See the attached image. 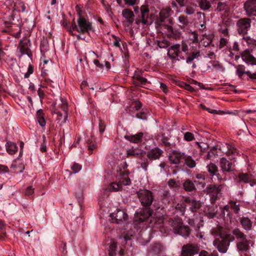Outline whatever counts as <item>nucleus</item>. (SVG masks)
Segmentation results:
<instances>
[{"mask_svg":"<svg viewBox=\"0 0 256 256\" xmlns=\"http://www.w3.org/2000/svg\"><path fill=\"white\" fill-rule=\"evenodd\" d=\"M188 46L186 43L182 41L180 44H176L172 46L168 52V56L172 60H179L186 59V62L191 64L194 59H198L200 56V51L192 52L188 56Z\"/></svg>","mask_w":256,"mask_h":256,"instance_id":"f257e3e1","label":"nucleus"},{"mask_svg":"<svg viewBox=\"0 0 256 256\" xmlns=\"http://www.w3.org/2000/svg\"><path fill=\"white\" fill-rule=\"evenodd\" d=\"M78 15L77 20L78 25L76 24L75 20L73 19L69 32L71 34L74 30L82 34L88 33L92 30V23L81 16L80 10L78 12Z\"/></svg>","mask_w":256,"mask_h":256,"instance_id":"f03ea898","label":"nucleus"},{"mask_svg":"<svg viewBox=\"0 0 256 256\" xmlns=\"http://www.w3.org/2000/svg\"><path fill=\"white\" fill-rule=\"evenodd\" d=\"M168 224L170 226L174 233L183 236H188L190 234V229L188 226H184L182 220L179 218L170 219Z\"/></svg>","mask_w":256,"mask_h":256,"instance_id":"7ed1b4c3","label":"nucleus"},{"mask_svg":"<svg viewBox=\"0 0 256 256\" xmlns=\"http://www.w3.org/2000/svg\"><path fill=\"white\" fill-rule=\"evenodd\" d=\"M137 196L141 204L148 208L154 201L152 192L148 190H140L136 192Z\"/></svg>","mask_w":256,"mask_h":256,"instance_id":"20e7f679","label":"nucleus"},{"mask_svg":"<svg viewBox=\"0 0 256 256\" xmlns=\"http://www.w3.org/2000/svg\"><path fill=\"white\" fill-rule=\"evenodd\" d=\"M230 236V234H226L224 238H221V240L216 238L214 241V246L220 252L226 253L230 246V242L234 240L233 237L229 238Z\"/></svg>","mask_w":256,"mask_h":256,"instance_id":"39448f33","label":"nucleus"},{"mask_svg":"<svg viewBox=\"0 0 256 256\" xmlns=\"http://www.w3.org/2000/svg\"><path fill=\"white\" fill-rule=\"evenodd\" d=\"M60 102L61 103L59 104V106L62 110V112L56 110L55 113L56 115L58 123L60 126H62L65 124L67 120L68 104L67 102L63 99H60Z\"/></svg>","mask_w":256,"mask_h":256,"instance_id":"423d86ee","label":"nucleus"},{"mask_svg":"<svg viewBox=\"0 0 256 256\" xmlns=\"http://www.w3.org/2000/svg\"><path fill=\"white\" fill-rule=\"evenodd\" d=\"M251 20L248 18H242L236 22L237 30L240 34H246L251 26Z\"/></svg>","mask_w":256,"mask_h":256,"instance_id":"0eeeda50","label":"nucleus"},{"mask_svg":"<svg viewBox=\"0 0 256 256\" xmlns=\"http://www.w3.org/2000/svg\"><path fill=\"white\" fill-rule=\"evenodd\" d=\"M172 11L170 8H166L160 10L159 14V18L158 22L159 25H162V23L168 22L171 24L172 19L170 18Z\"/></svg>","mask_w":256,"mask_h":256,"instance_id":"6e6552de","label":"nucleus"},{"mask_svg":"<svg viewBox=\"0 0 256 256\" xmlns=\"http://www.w3.org/2000/svg\"><path fill=\"white\" fill-rule=\"evenodd\" d=\"M184 202L186 206H188L192 212H196L201 207V203L194 198L190 196L183 197Z\"/></svg>","mask_w":256,"mask_h":256,"instance_id":"1a4fd4ad","label":"nucleus"},{"mask_svg":"<svg viewBox=\"0 0 256 256\" xmlns=\"http://www.w3.org/2000/svg\"><path fill=\"white\" fill-rule=\"evenodd\" d=\"M200 250L199 246L196 244H187L182 246V256H194Z\"/></svg>","mask_w":256,"mask_h":256,"instance_id":"9d476101","label":"nucleus"},{"mask_svg":"<svg viewBox=\"0 0 256 256\" xmlns=\"http://www.w3.org/2000/svg\"><path fill=\"white\" fill-rule=\"evenodd\" d=\"M222 186L210 185L206 188V192L210 196V202L214 203L218 198L222 190Z\"/></svg>","mask_w":256,"mask_h":256,"instance_id":"9b49d317","label":"nucleus"},{"mask_svg":"<svg viewBox=\"0 0 256 256\" xmlns=\"http://www.w3.org/2000/svg\"><path fill=\"white\" fill-rule=\"evenodd\" d=\"M184 153L180 152L178 150H174L168 154V160L170 163L174 164H180L183 160Z\"/></svg>","mask_w":256,"mask_h":256,"instance_id":"f8f14e48","label":"nucleus"},{"mask_svg":"<svg viewBox=\"0 0 256 256\" xmlns=\"http://www.w3.org/2000/svg\"><path fill=\"white\" fill-rule=\"evenodd\" d=\"M151 210L148 208H141L134 214V220L136 222H142L150 216Z\"/></svg>","mask_w":256,"mask_h":256,"instance_id":"ddd939ff","label":"nucleus"},{"mask_svg":"<svg viewBox=\"0 0 256 256\" xmlns=\"http://www.w3.org/2000/svg\"><path fill=\"white\" fill-rule=\"evenodd\" d=\"M110 216L112 222L120 224L127 219L128 215L124 210H118L116 212L111 214Z\"/></svg>","mask_w":256,"mask_h":256,"instance_id":"4468645a","label":"nucleus"},{"mask_svg":"<svg viewBox=\"0 0 256 256\" xmlns=\"http://www.w3.org/2000/svg\"><path fill=\"white\" fill-rule=\"evenodd\" d=\"M244 8L248 16H256V0H247Z\"/></svg>","mask_w":256,"mask_h":256,"instance_id":"2eb2a0df","label":"nucleus"},{"mask_svg":"<svg viewBox=\"0 0 256 256\" xmlns=\"http://www.w3.org/2000/svg\"><path fill=\"white\" fill-rule=\"evenodd\" d=\"M220 166L224 172H231L234 169V164L227 160L225 158H222L220 159Z\"/></svg>","mask_w":256,"mask_h":256,"instance_id":"dca6fc26","label":"nucleus"},{"mask_svg":"<svg viewBox=\"0 0 256 256\" xmlns=\"http://www.w3.org/2000/svg\"><path fill=\"white\" fill-rule=\"evenodd\" d=\"M219 150L222 152L226 153L227 156H232V159H234V156L238 153L236 148L226 144L220 146Z\"/></svg>","mask_w":256,"mask_h":256,"instance_id":"f3484780","label":"nucleus"},{"mask_svg":"<svg viewBox=\"0 0 256 256\" xmlns=\"http://www.w3.org/2000/svg\"><path fill=\"white\" fill-rule=\"evenodd\" d=\"M133 83L136 86H145L148 84L147 80L142 77L140 73L136 72L132 78Z\"/></svg>","mask_w":256,"mask_h":256,"instance_id":"a211bd4d","label":"nucleus"},{"mask_svg":"<svg viewBox=\"0 0 256 256\" xmlns=\"http://www.w3.org/2000/svg\"><path fill=\"white\" fill-rule=\"evenodd\" d=\"M122 15L126 19L127 26L129 27L134 22V15L133 12L129 9H124L122 12Z\"/></svg>","mask_w":256,"mask_h":256,"instance_id":"6ab92c4d","label":"nucleus"},{"mask_svg":"<svg viewBox=\"0 0 256 256\" xmlns=\"http://www.w3.org/2000/svg\"><path fill=\"white\" fill-rule=\"evenodd\" d=\"M232 234L234 236L230 235V236L229 237V238H232V237H233L234 240H236V242H242L247 240L246 236L239 228H236L234 229L232 231Z\"/></svg>","mask_w":256,"mask_h":256,"instance_id":"aec40b11","label":"nucleus"},{"mask_svg":"<svg viewBox=\"0 0 256 256\" xmlns=\"http://www.w3.org/2000/svg\"><path fill=\"white\" fill-rule=\"evenodd\" d=\"M206 168L210 176H216L218 180L220 182H222L224 181V180L220 177V174L218 173V168L215 164L213 163H210V164H208Z\"/></svg>","mask_w":256,"mask_h":256,"instance_id":"412c9836","label":"nucleus"},{"mask_svg":"<svg viewBox=\"0 0 256 256\" xmlns=\"http://www.w3.org/2000/svg\"><path fill=\"white\" fill-rule=\"evenodd\" d=\"M218 211V206L214 204L211 206H206L204 210L206 216L210 218H212L215 217Z\"/></svg>","mask_w":256,"mask_h":256,"instance_id":"4be33fe9","label":"nucleus"},{"mask_svg":"<svg viewBox=\"0 0 256 256\" xmlns=\"http://www.w3.org/2000/svg\"><path fill=\"white\" fill-rule=\"evenodd\" d=\"M236 248L239 252H248L250 246V241L248 240L242 242H239L236 244Z\"/></svg>","mask_w":256,"mask_h":256,"instance_id":"5701e85b","label":"nucleus"},{"mask_svg":"<svg viewBox=\"0 0 256 256\" xmlns=\"http://www.w3.org/2000/svg\"><path fill=\"white\" fill-rule=\"evenodd\" d=\"M162 250L163 248L161 244H156L151 247L148 256H160Z\"/></svg>","mask_w":256,"mask_h":256,"instance_id":"b1692460","label":"nucleus"},{"mask_svg":"<svg viewBox=\"0 0 256 256\" xmlns=\"http://www.w3.org/2000/svg\"><path fill=\"white\" fill-rule=\"evenodd\" d=\"M240 222L242 226L246 230L252 229V222L248 217L242 216L240 218Z\"/></svg>","mask_w":256,"mask_h":256,"instance_id":"393cba45","label":"nucleus"},{"mask_svg":"<svg viewBox=\"0 0 256 256\" xmlns=\"http://www.w3.org/2000/svg\"><path fill=\"white\" fill-rule=\"evenodd\" d=\"M242 58L244 61L248 64H256L255 58L248 51H245L242 54Z\"/></svg>","mask_w":256,"mask_h":256,"instance_id":"a878e982","label":"nucleus"},{"mask_svg":"<svg viewBox=\"0 0 256 256\" xmlns=\"http://www.w3.org/2000/svg\"><path fill=\"white\" fill-rule=\"evenodd\" d=\"M162 151L159 148H154L148 153L147 156L150 160H154L159 158Z\"/></svg>","mask_w":256,"mask_h":256,"instance_id":"bb28decb","label":"nucleus"},{"mask_svg":"<svg viewBox=\"0 0 256 256\" xmlns=\"http://www.w3.org/2000/svg\"><path fill=\"white\" fill-rule=\"evenodd\" d=\"M143 135L142 132H140L134 135H126L124 137L130 142L137 144L142 141Z\"/></svg>","mask_w":256,"mask_h":256,"instance_id":"cd10ccee","label":"nucleus"},{"mask_svg":"<svg viewBox=\"0 0 256 256\" xmlns=\"http://www.w3.org/2000/svg\"><path fill=\"white\" fill-rule=\"evenodd\" d=\"M183 188L187 192H192L196 190L194 184L190 180H186L184 182Z\"/></svg>","mask_w":256,"mask_h":256,"instance_id":"c85d7f7f","label":"nucleus"},{"mask_svg":"<svg viewBox=\"0 0 256 256\" xmlns=\"http://www.w3.org/2000/svg\"><path fill=\"white\" fill-rule=\"evenodd\" d=\"M161 144L168 148H172L176 146L175 142L171 138L162 137L160 140Z\"/></svg>","mask_w":256,"mask_h":256,"instance_id":"c756f323","label":"nucleus"},{"mask_svg":"<svg viewBox=\"0 0 256 256\" xmlns=\"http://www.w3.org/2000/svg\"><path fill=\"white\" fill-rule=\"evenodd\" d=\"M183 160L184 161V164L190 168H194L196 166V162L195 160L190 156H188L184 154Z\"/></svg>","mask_w":256,"mask_h":256,"instance_id":"7c9ffc66","label":"nucleus"},{"mask_svg":"<svg viewBox=\"0 0 256 256\" xmlns=\"http://www.w3.org/2000/svg\"><path fill=\"white\" fill-rule=\"evenodd\" d=\"M141 14H142V22L144 24H146L148 23V8L144 6H142L140 8Z\"/></svg>","mask_w":256,"mask_h":256,"instance_id":"2f4dec72","label":"nucleus"},{"mask_svg":"<svg viewBox=\"0 0 256 256\" xmlns=\"http://www.w3.org/2000/svg\"><path fill=\"white\" fill-rule=\"evenodd\" d=\"M6 150L9 154H14L18 150V146L14 142H6Z\"/></svg>","mask_w":256,"mask_h":256,"instance_id":"473e14b6","label":"nucleus"},{"mask_svg":"<svg viewBox=\"0 0 256 256\" xmlns=\"http://www.w3.org/2000/svg\"><path fill=\"white\" fill-rule=\"evenodd\" d=\"M250 177L247 174L240 173L236 178L238 183H246L249 182Z\"/></svg>","mask_w":256,"mask_h":256,"instance_id":"72a5a7b5","label":"nucleus"},{"mask_svg":"<svg viewBox=\"0 0 256 256\" xmlns=\"http://www.w3.org/2000/svg\"><path fill=\"white\" fill-rule=\"evenodd\" d=\"M44 114L42 110H39L36 112V118L40 125L44 127L46 126V122L44 116Z\"/></svg>","mask_w":256,"mask_h":256,"instance_id":"f704fd0d","label":"nucleus"},{"mask_svg":"<svg viewBox=\"0 0 256 256\" xmlns=\"http://www.w3.org/2000/svg\"><path fill=\"white\" fill-rule=\"evenodd\" d=\"M162 202L165 205L169 204L170 201L172 199V198L170 196V192L168 190H164L162 192Z\"/></svg>","mask_w":256,"mask_h":256,"instance_id":"c9c22d12","label":"nucleus"},{"mask_svg":"<svg viewBox=\"0 0 256 256\" xmlns=\"http://www.w3.org/2000/svg\"><path fill=\"white\" fill-rule=\"evenodd\" d=\"M14 9L17 12H24L26 10V6L22 2L18 0L14 2Z\"/></svg>","mask_w":256,"mask_h":256,"instance_id":"e433bc0d","label":"nucleus"},{"mask_svg":"<svg viewBox=\"0 0 256 256\" xmlns=\"http://www.w3.org/2000/svg\"><path fill=\"white\" fill-rule=\"evenodd\" d=\"M144 153L142 151L136 149H128L127 150V154L128 156H132L134 157L141 156Z\"/></svg>","mask_w":256,"mask_h":256,"instance_id":"4c0bfd02","label":"nucleus"},{"mask_svg":"<svg viewBox=\"0 0 256 256\" xmlns=\"http://www.w3.org/2000/svg\"><path fill=\"white\" fill-rule=\"evenodd\" d=\"M229 8L227 4L223 2H219L216 10L218 12H226L228 11Z\"/></svg>","mask_w":256,"mask_h":256,"instance_id":"58836bf2","label":"nucleus"},{"mask_svg":"<svg viewBox=\"0 0 256 256\" xmlns=\"http://www.w3.org/2000/svg\"><path fill=\"white\" fill-rule=\"evenodd\" d=\"M178 20L179 22V26L182 28H185L188 25V20L186 17L184 16H179Z\"/></svg>","mask_w":256,"mask_h":256,"instance_id":"ea45409f","label":"nucleus"},{"mask_svg":"<svg viewBox=\"0 0 256 256\" xmlns=\"http://www.w3.org/2000/svg\"><path fill=\"white\" fill-rule=\"evenodd\" d=\"M196 4H194L188 6L185 10V12L188 15L193 14L196 10Z\"/></svg>","mask_w":256,"mask_h":256,"instance_id":"a19ab883","label":"nucleus"},{"mask_svg":"<svg viewBox=\"0 0 256 256\" xmlns=\"http://www.w3.org/2000/svg\"><path fill=\"white\" fill-rule=\"evenodd\" d=\"M88 146L89 151L91 152L97 148L96 144L95 142L94 138H92L88 140Z\"/></svg>","mask_w":256,"mask_h":256,"instance_id":"79ce46f5","label":"nucleus"},{"mask_svg":"<svg viewBox=\"0 0 256 256\" xmlns=\"http://www.w3.org/2000/svg\"><path fill=\"white\" fill-rule=\"evenodd\" d=\"M122 186L121 184L116 182H112L109 186V190L110 191H118L122 190Z\"/></svg>","mask_w":256,"mask_h":256,"instance_id":"37998d69","label":"nucleus"},{"mask_svg":"<svg viewBox=\"0 0 256 256\" xmlns=\"http://www.w3.org/2000/svg\"><path fill=\"white\" fill-rule=\"evenodd\" d=\"M199 5L200 8L203 10H207L211 6L210 2L208 0H201Z\"/></svg>","mask_w":256,"mask_h":256,"instance_id":"c03bdc74","label":"nucleus"},{"mask_svg":"<svg viewBox=\"0 0 256 256\" xmlns=\"http://www.w3.org/2000/svg\"><path fill=\"white\" fill-rule=\"evenodd\" d=\"M116 244L114 242L110 243L109 246L108 254L109 256H116Z\"/></svg>","mask_w":256,"mask_h":256,"instance_id":"a18cd8bd","label":"nucleus"},{"mask_svg":"<svg viewBox=\"0 0 256 256\" xmlns=\"http://www.w3.org/2000/svg\"><path fill=\"white\" fill-rule=\"evenodd\" d=\"M196 16L198 18L200 22V26L201 28H203L204 26H205L206 24V22L204 20V14L199 12H198L196 14Z\"/></svg>","mask_w":256,"mask_h":256,"instance_id":"49530a36","label":"nucleus"},{"mask_svg":"<svg viewBox=\"0 0 256 256\" xmlns=\"http://www.w3.org/2000/svg\"><path fill=\"white\" fill-rule=\"evenodd\" d=\"M230 208L232 210L234 213L238 214L240 208L239 204H237L234 201H230Z\"/></svg>","mask_w":256,"mask_h":256,"instance_id":"de8ad7c7","label":"nucleus"},{"mask_svg":"<svg viewBox=\"0 0 256 256\" xmlns=\"http://www.w3.org/2000/svg\"><path fill=\"white\" fill-rule=\"evenodd\" d=\"M246 71H245V67L242 65H238L236 67V74L240 78H242L244 74H246Z\"/></svg>","mask_w":256,"mask_h":256,"instance_id":"09e8293b","label":"nucleus"},{"mask_svg":"<svg viewBox=\"0 0 256 256\" xmlns=\"http://www.w3.org/2000/svg\"><path fill=\"white\" fill-rule=\"evenodd\" d=\"M168 184L170 189L174 190L178 187V182L173 179L170 180L168 182Z\"/></svg>","mask_w":256,"mask_h":256,"instance_id":"8fccbe9b","label":"nucleus"},{"mask_svg":"<svg viewBox=\"0 0 256 256\" xmlns=\"http://www.w3.org/2000/svg\"><path fill=\"white\" fill-rule=\"evenodd\" d=\"M184 140L190 142L194 140V135L190 132H186L184 134Z\"/></svg>","mask_w":256,"mask_h":256,"instance_id":"3c124183","label":"nucleus"},{"mask_svg":"<svg viewBox=\"0 0 256 256\" xmlns=\"http://www.w3.org/2000/svg\"><path fill=\"white\" fill-rule=\"evenodd\" d=\"M199 256H218V254L217 252L209 253L206 250H202L200 252Z\"/></svg>","mask_w":256,"mask_h":256,"instance_id":"603ef678","label":"nucleus"},{"mask_svg":"<svg viewBox=\"0 0 256 256\" xmlns=\"http://www.w3.org/2000/svg\"><path fill=\"white\" fill-rule=\"evenodd\" d=\"M176 210L180 211V214L183 215L185 211L186 207L182 204H178L176 206Z\"/></svg>","mask_w":256,"mask_h":256,"instance_id":"864d4df0","label":"nucleus"},{"mask_svg":"<svg viewBox=\"0 0 256 256\" xmlns=\"http://www.w3.org/2000/svg\"><path fill=\"white\" fill-rule=\"evenodd\" d=\"M181 87L182 88H185L186 90H188V91H190L191 92H193L194 91V89L191 86H190L189 84H186L184 82H182L180 85Z\"/></svg>","mask_w":256,"mask_h":256,"instance_id":"5fc2aeb1","label":"nucleus"},{"mask_svg":"<svg viewBox=\"0 0 256 256\" xmlns=\"http://www.w3.org/2000/svg\"><path fill=\"white\" fill-rule=\"evenodd\" d=\"M82 168V166L78 164H74L72 167L74 173L78 172Z\"/></svg>","mask_w":256,"mask_h":256,"instance_id":"6e6d98bb","label":"nucleus"},{"mask_svg":"<svg viewBox=\"0 0 256 256\" xmlns=\"http://www.w3.org/2000/svg\"><path fill=\"white\" fill-rule=\"evenodd\" d=\"M120 182L122 184L128 186L130 184V180L127 176H126L124 177L123 180H120Z\"/></svg>","mask_w":256,"mask_h":256,"instance_id":"4d7b16f0","label":"nucleus"},{"mask_svg":"<svg viewBox=\"0 0 256 256\" xmlns=\"http://www.w3.org/2000/svg\"><path fill=\"white\" fill-rule=\"evenodd\" d=\"M20 49L22 54H28V48L27 47L24 46L23 43L21 42L20 44Z\"/></svg>","mask_w":256,"mask_h":256,"instance_id":"13d9d810","label":"nucleus"},{"mask_svg":"<svg viewBox=\"0 0 256 256\" xmlns=\"http://www.w3.org/2000/svg\"><path fill=\"white\" fill-rule=\"evenodd\" d=\"M172 22L171 24H168V22L162 23V26H164L169 32H172L173 29L172 26Z\"/></svg>","mask_w":256,"mask_h":256,"instance_id":"bf43d9fd","label":"nucleus"},{"mask_svg":"<svg viewBox=\"0 0 256 256\" xmlns=\"http://www.w3.org/2000/svg\"><path fill=\"white\" fill-rule=\"evenodd\" d=\"M137 118L141 120L146 119V114L142 112H140L136 114Z\"/></svg>","mask_w":256,"mask_h":256,"instance_id":"052dcab7","label":"nucleus"},{"mask_svg":"<svg viewBox=\"0 0 256 256\" xmlns=\"http://www.w3.org/2000/svg\"><path fill=\"white\" fill-rule=\"evenodd\" d=\"M125 4L128 6H134L136 4L138 0H124Z\"/></svg>","mask_w":256,"mask_h":256,"instance_id":"680f3d73","label":"nucleus"},{"mask_svg":"<svg viewBox=\"0 0 256 256\" xmlns=\"http://www.w3.org/2000/svg\"><path fill=\"white\" fill-rule=\"evenodd\" d=\"M14 20V18L12 16H10L9 20L8 21H6L5 24H8V27L11 26V25L15 24L14 22H13Z\"/></svg>","mask_w":256,"mask_h":256,"instance_id":"e2e57ef3","label":"nucleus"},{"mask_svg":"<svg viewBox=\"0 0 256 256\" xmlns=\"http://www.w3.org/2000/svg\"><path fill=\"white\" fill-rule=\"evenodd\" d=\"M34 191V189L32 188V186H28L26 190L25 195L29 196L33 194Z\"/></svg>","mask_w":256,"mask_h":256,"instance_id":"0e129e2a","label":"nucleus"},{"mask_svg":"<svg viewBox=\"0 0 256 256\" xmlns=\"http://www.w3.org/2000/svg\"><path fill=\"white\" fill-rule=\"evenodd\" d=\"M106 125L101 120L99 122V130L100 133H102L104 131Z\"/></svg>","mask_w":256,"mask_h":256,"instance_id":"69168bd1","label":"nucleus"},{"mask_svg":"<svg viewBox=\"0 0 256 256\" xmlns=\"http://www.w3.org/2000/svg\"><path fill=\"white\" fill-rule=\"evenodd\" d=\"M112 36L115 38V40L114 42V46L116 47H120V39L118 38V37L114 35H113Z\"/></svg>","mask_w":256,"mask_h":256,"instance_id":"338daca9","label":"nucleus"},{"mask_svg":"<svg viewBox=\"0 0 256 256\" xmlns=\"http://www.w3.org/2000/svg\"><path fill=\"white\" fill-rule=\"evenodd\" d=\"M246 74L251 79H256V72L252 73L250 71H246Z\"/></svg>","mask_w":256,"mask_h":256,"instance_id":"774afa93","label":"nucleus"}]
</instances>
